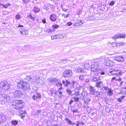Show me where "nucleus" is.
<instances>
[{"label":"nucleus","instance_id":"f257e3e1","mask_svg":"<svg viewBox=\"0 0 126 126\" xmlns=\"http://www.w3.org/2000/svg\"><path fill=\"white\" fill-rule=\"evenodd\" d=\"M24 105V102L21 100H15L12 103L13 107L17 110L22 108Z\"/></svg>","mask_w":126,"mask_h":126},{"label":"nucleus","instance_id":"f03ea898","mask_svg":"<svg viewBox=\"0 0 126 126\" xmlns=\"http://www.w3.org/2000/svg\"><path fill=\"white\" fill-rule=\"evenodd\" d=\"M73 73L72 70L66 69L63 72V77L64 78H70L72 77Z\"/></svg>","mask_w":126,"mask_h":126},{"label":"nucleus","instance_id":"7ed1b4c3","mask_svg":"<svg viewBox=\"0 0 126 126\" xmlns=\"http://www.w3.org/2000/svg\"><path fill=\"white\" fill-rule=\"evenodd\" d=\"M0 84L1 86L2 89L5 90H8L10 87L8 82L5 81L0 82Z\"/></svg>","mask_w":126,"mask_h":126},{"label":"nucleus","instance_id":"20e7f679","mask_svg":"<svg viewBox=\"0 0 126 126\" xmlns=\"http://www.w3.org/2000/svg\"><path fill=\"white\" fill-rule=\"evenodd\" d=\"M99 65V62H96L93 63L91 66V70L93 72H95L97 70Z\"/></svg>","mask_w":126,"mask_h":126},{"label":"nucleus","instance_id":"39448f33","mask_svg":"<svg viewBox=\"0 0 126 126\" xmlns=\"http://www.w3.org/2000/svg\"><path fill=\"white\" fill-rule=\"evenodd\" d=\"M23 95L22 92L19 90H16L14 92L13 95L15 97L19 98Z\"/></svg>","mask_w":126,"mask_h":126},{"label":"nucleus","instance_id":"423d86ee","mask_svg":"<svg viewBox=\"0 0 126 126\" xmlns=\"http://www.w3.org/2000/svg\"><path fill=\"white\" fill-rule=\"evenodd\" d=\"M104 64L106 66H111L113 65V62L108 58H106L104 62Z\"/></svg>","mask_w":126,"mask_h":126},{"label":"nucleus","instance_id":"0eeeda50","mask_svg":"<svg viewBox=\"0 0 126 126\" xmlns=\"http://www.w3.org/2000/svg\"><path fill=\"white\" fill-rule=\"evenodd\" d=\"M23 86L22 89L24 91H29L30 89V86L29 84L26 82H24L23 83Z\"/></svg>","mask_w":126,"mask_h":126},{"label":"nucleus","instance_id":"6e6552de","mask_svg":"<svg viewBox=\"0 0 126 126\" xmlns=\"http://www.w3.org/2000/svg\"><path fill=\"white\" fill-rule=\"evenodd\" d=\"M125 36L121 33H118V34H115L113 37L112 38L113 40H116L117 39L120 38H124L125 37Z\"/></svg>","mask_w":126,"mask_h":126},{"label":"nucleus","instance_id":"1a4fd4ad","mask_svg":"<svg viewBox=\"0 0 126 126\" xmlns=\"http://www.w3.org/2000/svg\"><path fill=\"white\" fill-rule=\"evenodd\" d=\"M66 34H58L56 35V39H62L65 38L66 36Z\"/></svg>","mask_w":126,"mask_h":126},{"label":"nucleus","instance_id":"9d476101","mask_svg":"<svg viewBox=\"0 0 126 126\" xmlns=\"http://www.w3.org/2000/svg\"><path fill=\"white\" fill-rule=\"evenodd\" d=\"M124 58L122 56H119L115 57L114 58V60L119 62H121L124 61Z\"/></svg>","mask_w":126,"mask_h":126},{"label":"nucleus","instance_id":"9b49d317","mask_svg":"<svg viewBox=\"0 0 126 126\" xmlns=\"http://www.w3.org/2000/svg\"><path fill=\"white\" fill-rule=\"evenodd\" d=\"M6 120V117L2 114L0 115V124H2Z\"/></svg>","mask_w":126,"mask_h":126},{"label":"nucleus","instance_id":"f8f14e48","mask_svg":"<svg viewBox=\"0 0 126 126\" xmlns=\"http://www.w3.org/2000/svg\"><path fill=\"white\" fill-rule=\"evenodd\" d=\"M19 31L23 35H25L28 34V32L27 31L23 28L19 29Z\"/></svg>","mask_w":126,"mask_h":126},{"label":"nucleus","instance_id":"ddd939ff","mask_svg":"<svg viewBox=\"0 0 126 126\" xmlns=\"http://www.w3.org/2000/svg\"><path fill=\"white\" fill-rule=\"evenodd\" d=\"M57 17L56 15L54 14H51L50 16V19L52 21H55L57 19Z\"/></svg>","mask_w":126,"mask_h":126},{"label":"nucleus","instance_id":"4468645a","mask_svg":"<svg viewBox=\"0 0 126 126\" xmlns=\"http://www.w3.org/2000/svg\"><path fill=\"white\" fill-rule=\"evenodd\" d=\"M24 82L23 81H20L19 83H17V87L19 89H22L23 86V83Z\"/></svg>","mask_w":126,"mask_h":126},{"label":"nucleus","instance_id":"2eb2a0df","mask_svg":"<svg viewBox=\"0 0 126 126\" xmlns=\"http://www.w3.org/2000/svg\"><path fill=\"white\" fill-rule=\"evenodd\" d=\"M48 80L51 82H58V79L56 78H50L48 79Z\"/></svg>","mask_w":126,"mask_h":126},{"label":"nucleus","instance_id":"dca6fc26","mask_svg":"<svg viewBox=\"0 0 126 126\" xmlns=\"http://www.w3.org/2000/svg\"><path fill=\"white\" fill-rule=\"evenodd\" d=\"M96 83L95 86L101 88L102 86H103L102 82V81H99L97 82Z\"/></svg>","mask_w":126,"mask_h":126},{"label":"nucleus","instance_id":"f3484780","mask_svg":"<svg viewBox=\"0 0 126 126\" xmlns=\"http://www.w3.org/2000/svg\"><path fill=\"white\" fill-rule=\"evenodd\" d=\"M89 90L91 92V94H95V90L94 88L91 86H90L89 88Z\"/></svg>","mask_w":126,"mask_h":126},{"label":"nucleus","instance_id":"a211bd4d","mask_svg":"<svg viewBox=\"0 0 126 126\" xmlns=\"http://www.w3.org/2000/svg\"><path fill=\"white\" fill-rule=\"evenodd\" d=\"M75 71L76 73H84V70L79 67H78V68L76 69Z\"/></svg>","mask_w":126,"mask_h":126},{"label":"nucleus","instance_id":"6ab92c4d","mask_svg":"<svg viewBox=\"0 0 126 126\" xmlns=\"http://www.w3.org/2000/svg\"><path fill=\"white\" fill-rule=\"evenodd\" d=\"M2 97L4 99H6V100H9L10 98V96L7 94H2Z\"/></svg>","mask_w":126,"mask_h":126},{"label":"nucleus","instance_id":"aec40b11","mask_svg":"<svg viewBox=\"0 0 126 126\" xmlns=\"http://www.w3.org/2000/svg\"><path fill=\"white\" fill-rule=\"evenodd\" d=\"M62 83L65 87L67 86L68 85L71 84V82L68 80H66L65 81L64 80H63Z\"/></svg>","mask_w":126,"mask_h":126},{"label":"nucleus","instance_id":"412c9836","mask_svg":"<svg viewBox=\"0 0 126 126\" xmlns=\"http://www.w3.org/2000/svg\"><path fill=\"white\" fill-rule=\"evenodd\" d=\"M33 11L34 12L36 13L39 12L40 11V9L38 7L35 6L34 7Z\"/></svg>","mask_w":126,"mask_h":126},{"label":"nucleus","instance_id":"4be33fe9","mask_svg":"<svg viewBox=\"0 0 126 126\" xmlns=\"http://www.w3.org/2000/svg\"><path fill=\"white\" fill-rule=\"evenodd\" d=\"M116 76H118V75H122V72L119 70H116Z\"/></svg>","mask_w":126,"mask_h":126},{"label":"nucleus","instance_id":"5701e85b","mask_svg":"<svg viewBox=\"0 0 126 126\" xmlns=\"http://www.w3.org/2000/svg\"><path fill=\"white\" fill-rule=\"evenodd\" d=\"M107 93L110 95V96L112 95L113 94L112 90L111 88H109L108 90V92H107Z\"/></svg>","mask_w":126,"mask_h":126},{"label":"nucleus","instance_id":"b1692460","mask_svg":"<svg viewBox=\"0 0 126 126\" xmlns=\"http://www.w3.org/2000/svg\"><path fill=\"white\" fill-rule=\"evenodd\" d=\"M55 31V30L54 29H48L46 31V32L47 33H49L51 32H52Z\"/></svg>","mask_w":126,"mask_h":126},{"label":"nucleus","instance_id":"393cba45","mask_svg":"<svg viewBox=\"0 0 126 126\" xmlns=\"http://www.w3.org/2000/svg\"><path fill=\"white\" fill-rule=\"evenodd\" d=\"M99 80V78L96 77H94L91 80L92 81L97 82V81Z\"/></svg>","mask_w":126,"mask_h":126},{"label":"nucleus","instance_id":"a878e982","mask_svg":"<svg viewBox=\"0 0 126 126\" xmlns=\"http://www.w3.org/2000/svg\"><path fill=\"white\" fill-rule=\"evenodd\" d=\"M18 122L16 120H14L12 122V124L14 126H16L18 124Z\"/></svg>","mask_w":126,"mask_h":126},{"label":"nucleus","instance_id":"bb28decb","mask_svg":"<svg viewBox=\"0 0 126 126\" xmlns=\"http://www.w3.org/2000/svg\"><path fill=\"white\" fill-rule=\"evenodd\" d=\"M65 120L70 125L72 124V121L71 120H70L68 118H66L65 119Z\"/></svg>","mask_w":126,"mask_h":126},{"label":"nucleus","instance_id":"cd10ccee","mask_svg":"<svg viewBox=\"0 0 126 126\" xmlns=\"http://www.w3.org/2000/svg\"><path fill=\"white\" fill-rule=\"evenodd\" d=\"M1 5L3 6V7L5 8H7L8 6H10L11 4L9 3H7L6 5H4L2 4Z\"/></svg>","mask_w":126,"mask_h":126},{"label":"nucleus","instance_id":"c85d7f7f","mask_svg":"<svg viewBox=\"0 0 126 126\" xmlns=\"http://www.w3.org/2000/svg\"><path fill=\"white\" fill-rule=\"evenodd\" d=\"M15 18L16 19L19 20L21 18V16L19 14H17L15 16Z\"/></svg>","mask_w":126,"mask_h":126},{"label":"nucleus","instance_id":"c756f323","mask_svg":"<svg viewBox=\"0 0 126 126\" xmlns=\"http://www.w3.org/2000/svg\"><path fill=\"white\" fill-rule=\"evenodd\" d=\"M66 91L68 94L69 95H70L72 93L71 90L69 89H67Z\"/></svg>","mask_w":126,"mask_h":126},{"label":"nucleus","instance_id":"7c9ffc66","mask_svg":"<svg viewBox=\"0 0 126 126\" xmlns=\"http://www.w3.org/2000/svg\"><path fill=\"white\" fill-rule=\"evenodd\" d=\"M110 73L112 74L116 75V70L114 69L112 71H110Z\"/></svg>","mask_w":126,"mask_h":126},{"label":"nucleus","instance_id":"2f4dec72","mask_svg":"<svg viewBox=\"0 0 126 126\" xmlns=\"http://www.w3.org/2000/svg\"><path fill=\"white\" fill-rule=\"evenodd\" d=\"M19 113L20 114H27L26 112V110H20L19 112Z\"/></svg>","mask_w":126,"mask_h":126},{"label":"nucleus","instance_id":"473e14b6","mask_svg":"<svg viewBox=\"0 0 126 126\" xmlns=\"http://www.w3.org/2000/svg\"><path fill=\"white\" fill-rule=\"evenodd\" d=\"M74 25L75 26H79L82 25V24L80 22H78L75 24Z\"/></svg>","mask_w":126,"mask_h":126},{"label":"nucleus","instance_id":"72a5a7b5","mask_svg":"<svg viewBox=\"0 0 126 126\" xmlns=\"http://www.w3.org/2000/svg\"><path fill=\"white\" fill-rule=\"evenodd\" d=\"M90 66L89 64L88 63H87L85 64L84 65V67H85L86 69H87Z\"/></svg>","mask_w":126,"mask_h":126},{"label":"nucleus","instance_id":"f704fd0d","mask_svg":"<svg viewBox=\"0 0 126 126\" xmlns=\"http://www.w3.org/2000/svg\"><path fill=\"white\" fill-rule=\"evenodd\" d=\"M74 99V101L75 102H79V98L78 97L76 98L75 97H74L73 98Z\"/></svg>","mask_w":126,"mask_h":126},{"label":"nucleus","instance_id":"c9c22d12","mask_svg":"<svg viewBox=\"0 0 126 126\" xmlns=\"http://www.w3.org/2000/svg\"><path fill=\"white\" fill-rule=\"evenodd\" d=\"M59 26L57 24H55L52 26V28L53 29H56L59 27Z\"/></svg>","mask_w":126,"mask_h":126},{"label":"nucleus","instance_id":"e433bc0d","mask_svg":"<svg viewBox=\"0 0 126 126\" xmlns=\"http://www.w3.org/2000/svg\"><path fill=\"white\" fill-rule=\"evenodd\" d=\"M28 16L29 17V18H31V20L32 21L34 20L35 19L34 18V17L32 16V15L31 14L29 15V16Z\"/></svg>","mask_w":126,"mask_h":126},{"label":"nucleus","instance_id":"4c0bfd02","mask_svg":"<svg viewBox=\"0 0 126 126\" xmlns=\"http://www.w3.org/2000/svg\"><path fill=\"white\" fill-rule=\"evenodd\" d=\"M80 91H77L74 94V95H75L77 96L79 95H80L79 94Z\"/></svg>","mask_w":126,"mask_h":126},{"label":"nucleus","instance_id":"58836bf2","mask_svg":"<svg viewBox=\"0 0 126 126\" xmlns=\"http://www.w3.org/2000/svg\"><path fill=\"white\" fill-rule=\"evenodd\" d=\"M77 88L78 89V91H80V90L82 88V87L80 85H78V87Z\"/></svg>","mask_w":126,"mask_h":126},{"label":"nucleus","instance_id":"ea45409f","mask_svg":"<svg viewBox=\"0 0 126 126\" xmlns=\"http://www.w3.org/2000/svg\"><path fill=\"white\" fill-rule=\"evenodd\" d=\"M56 85L58 86L62 87V84L61 82H58V84H56Z\"/></svg>","mask_w":126,"mask_h":126},{"label":"nucleus","instance_id":"a19ab883","mask_svg":"<svg viewBox=\"0 0 126 126\" xmlns=\"http://www.w3.org/2000/svg\"><path fill=\"white\" fill-rule=\"evenodd\" d=\"M23 2V3L24 4L27 3L30 1L29 0H22Z\"/></svg>","mask_w":126,"mask_h":126},{"label":"nucleus","instance_id":"79ce46f5","mask_svg":"<svg viewBox=\"0 0 126 126\" xmlns=\"http://www.w3.org/2000/svg\"><path fill=\"white\" fill-rule=\"evenodd\" d=\"M79 78L80 80H83L84 79V77L82 75L80 76Z\"/></svg>","mask_w":126,"mask_h":126},{"label":"nucleus","instance_id":"37998d69","mask_svg":"<svg viewBox=\"0 0 126 126\" xmlns=\"http://www.w3.org/2000/svg\"><path fill=\"white\" fill-rule=\"evenodd\" d=\"M114 1L113 0H112L110 2L109 5L110 6H112L114 4Z\"/></svg>","mask_w":126,"mask_h":126},{"label":"nucleus","instance_id":"c03bdc74","mask_svg":"<svg viewBox=\"0 0 126 126\" xmlns=\"http://www.w3.org/2000/svg\"><path fill=\"white\" fill-rule=\"evenodd\" d=\"M105 73L103 71H101L98 73V74L100 75H105Z\"/></svg>","mask_w":126,"mask_h":126},{"label":"nucleus","instance_id":"a18cd8bd","mask_svg":"<svg viewBox=\"0 0 126 126\" xmlns=\"http://www.w3.org/2000/svg\"><path fill=\"white\" fill-rule=\"evenodd\" d=\"M36 96L37 98L38 99H39L41 98V95L39 93H37L36 94Z\"/></svg>","mask_w":126,"mask_h":126},{"label":"nucleus","instance_id":"49530a36","mask_svg":"<svg viewBox=\"0 0 126 126\" xmlns=\"http://www.w3.org/2000/svg\"><path fill=\"white\" fill-rule=\"evenodd\" d=\"M32 98L33 99L35 100L38 99L36 96L35 95H33L32 96Z\"/></svg>","mask_w":126,"mask_h":126},{"label":"nucleus","instance_id":"de8ad7c7","mask_svg":"<svg viewBox=\"0 0 126 126\" xmlns=\"http://www.w3.org/2000/svg\"><path fill=\"white\" fill-rule=\"evenodd\" d=\"M80 121H78V123H77L76 124V125L77 126H79V124H81V123L80 122Z\"/></svg>","mask_w":126,"mask_h":126},{"label":"nucleus","instance_id":"09e8293b","mask_svg":"<svg viewBox=\"0 0 126 126\" xmlns=\"http://www.w3.org/2000/svg\"><path fill=\"white\" fill-rule=\"evenodd\" d=\"M103 88H104V89H105V90L106 91L107 90H108V89H109V88L107 87H106V86L104 87H103Z\"/></svg>","mask_w":126,"mask_h":126},{"label":"nucleus","instance_id":"8fccbe9b","mask_svg":"<svg viewBox=\"0 0 126 126\" xmlns=\"http://www.w3.org/2000/svg\"><path fill=\"white\" fill-rule=\"evenodd\" d=\"M67 25L68 26H70L72 24V23L71 22H69L67 23Z\"/></svg>","mask_w":126,"mask_h":126},{"label":"nucleus","instance_id":"3c124183","mask_svg":"<svg viewBox=\"0 0 126 126\" xmlns=\"http://www.w3.org/2000/svg\"><path fill=\"white\" fill-rule=\"evenodd\" d=\"M76 83V81H74L73 80L72 81V83L71 84V85L73 86Z\"/></svg>","mask_w":126,"mask_h":126},{"label":"nucleus","instance_id":"603ef678","mask_svg":"<svg viewBox=\"0 0 126 126\" xmlns=\"http://www.w3.org/2000/svg\"><path fill=\"white\" fill-rule=\"evenodd\" d=\"M42 22L43 23H46V20L45 19H43L42 20Z\"/></svg>","mask_w":126,"mask_h":126},{"label":"nucleus","instance_id":"864d4df0","mask_svg":"<svg viewBox=\"0 0 126 126\" xmlns=\"http://www.w3.org/2000/svg\"><path fill=\"white\" fill-rule=\"evenodd\" d=\"M71 110V111L73 112V113H76L77 112H78V111L76 110H73L72 109Z\"/></svg>","mask_w":126,"mask_h":126},{"label":"nucleus","instance_id":"5fc2aeb1","mask_svg":"<svg viewBox=\"0 0 126 126\" xmlns=\"http://www.w3.org/2000/svg\"><path fill=\"white\" fill-rule=\"evenodd\" d=\"M73 101L72 99H71L69 102V105H71L73 102Z\"/></svg>","mask_w":126,"mask_h":126},{"label":"nucleus","instance_id":"6e6d98bb","mask_svg":"<svg viewBox=\"0 0 126 126\" xmlns=\"http://www.w3.org/2000/svg\"><path fill=\"white\" fill-rule=\"evenodd\" d=\"M30 76H27L26 78V79L29 81H30Z\"/></svg>","mask_w":126,"mask_h":126},{"label":"nucleus","instance_id":"4d7b16f0","mask_svg":"<svg viewBox=\"0 0 126 126\" xmlns=\"http://www.w3.org/2000/svg\"><path fill=\"white\" fill-rule=\"evenodd\" d=\"M118 101L119 102H122L121 99V98H119L118 99Z\"/></svg>","mask_w":126,"mask_h":126},{"label":"nucleus","instance_id":"13d9d810","mask_svg":"<svg viewBox=\"0 0 126 126\" xmlns=\"http://www.w3.org/2000/svg\"><path fill=\"white\" fill-rule=\"evenodd\" d=\"M80 22L82 24V25L83 23H84V20H80Z\"/></svg>","mask_w":126,"mask_h":126},{"label":"nucleus","instance_id":"bf43d9fd","mask_svg":"<svg viewBox=\"0 0 126 126\" xmlns=\"http://www.w3.org/2000/svg\"><path fill=\"white\" fill-rule=\"evenodd\" d=\"M96 96L97 97H98L99 95L100 94V93L98 91H97L96 92Z\"/></svg>","mask_w":126,"mask_h":126},{"label":"nucleus","instance_id":"052dcab7","mask_svg":"<svg viewBox=\"0 0 126 126\" xmlns=\"http://www.w3.org/2000/svg\"><path fill=\"white\" fill-rule=\"evenodd\" d=\"M20 115L21 116V117L22 119H24L25 117V115H23V114H20Z\"/></svg>","mask_w":126,"mask_h":126},{"label":"nucleus","instance_id":"680f3d73","mask_svg":"<svg viewBox=\"0 0 126 126\" xmlns=\"http://www.w3.org/2000/svg\"><path fill=\"white\" fill-rule=\"evenodd\" d=\"M68 10V9H65V8H63V9L62 10L63 11H64L65 12H66Z\"/></svg>","mask_w":126,"mask_h":126},{"label":"nucleus","instance_id":"e2e57ef3","mask_svg":"<svg viewBox=\"0 0 126 126\" xmlns=\"http://www.w3.org/2000/svg\"><path fill=\"white\" fill-rule=\"evenodd\" d=\"M120 46H123L125 45V44L124 43H121L120 44Z\"/></svg>","mask_w":126,"mask_h":126},{"label":"nucleus","instance_id":"0e129e2a","mask_svg":"<svg viewBox=\"0 0 126 126\" xmlns=\"http://www.w3.org/2000/svg\"><path fill=\"white\" fill-rule=\"evenodd\" d=\"M42 110H37L36 111H37V112H36V113H40L41 112Z\"/></svg>","mask_w":126,"mask_h":126},{"label":"nucleus","instance_id":"69168bd1","mask_svg":"<svg viewBox=\"0 0 126 126\" xmlns=\"http://www.w3.org/2000/svg\"><path fill=\"white\" fill-rule=\"evenodd\" d=\"M125 96L123 95L120 98H121V99H123L125 98Z\"/></svg>","mask_w":126,"mask_h":126},{"label":"nucleus","instance_id":"338daca9","mask_svg":"<svg viewBox=\"0 0 126 126\" xmlns=\"http://www.w3.org/2000/svg\"><path fill=\"white\" fill-rule=\"evenodd\" d=\"M69 15V14H68L67 15H65L64 16V17L65 18L68 17Z\"/></svg>","mask_w":126,"mask_h":126},{"label":"nucleus","instance_id":"774afa93","mask_svg":"<svg viewBox=\"0 0 126 126\" xmlns=\"http://www.w3.org/2000/svg\"><path fill=\"white\" fill-rule=\"evenodd\" d=\"M89 80L88 79H86L85 80V82L87 83L89 82Z\"/></svg>","mask_w":126,"mask_h":126}]
</instances>
